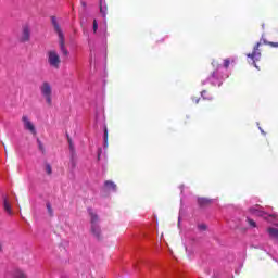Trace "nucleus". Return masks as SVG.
<instances>
[{
  "label": "nucleus",
  "mask_w": 278,
  "mask_h": 278,
  "mask_svg": "<svg viewBox=\"0 0 278 278\" xmlns=\"http://www.w3.org/2000/svg\"><path fill=\"white\" fill-rule=\"evenodd\" d=\"M51 23L54 27V31L59 36V45H60L61 53H63V55L66 56L68 55V50L66 49V46L64 43V33L62 31V27H60V24L58 23V18L55 16L51 17Z\"/></svg>",
  "instance_id": "1"
},
{
  "label": "nucleus",
  "mask_w": 278,
  "mask_h": 278,
  "mask_svg": "<svg viewBox=\"0 0 278 278\" xmlns=\"http://www.w3.org/2000/svg\"><path fill=\"white\" fill-rule=\"evenodd\" d=\"M39 90L41 97L45 98L47 105H53V87H51V84L49 81H43L40 85Z\"/></svg>",
  "instance_id": "2"
},
{
  "label": "nucleus",
  "mask_w": 278,
  "mask_h": 278,
  "mask_svg": "<svg viewBox=\"0 0 278 278\" xmlns=\"http://www.w3.org/2000/svg\"><path fill=\"white\" fill-rule=\"evenodd\" d=\"M89 215L91 217V231L96 238H99L101 235V228H99V216L94 213L92 208H88Z\"/></svg>",
  "instance_id": "3"
},
{
  "label": "nucleus",
  "mask_w": 278,
  "mask_h": 278,
  "mask_svg": "<svg viewBox=\"0 0 278 278\" xmlns=\"http://www.w3.org/2000/svg\"><path fill=\"white\" fill-rule=\"evenodd\" d=\"M22 123L25 131H28L29 134H31V136H36V134H38V131L36 130V125L34 124V122H31L29 116L23 115Z\"/></svg>",
  "instance_id": "4"
},
{
  "label": "nucleus",
  "mask_w": 278,
  "mask_h": 278,
  "mask_svg": "<svg viewBox=\"0 0 278 278\" xmlns=\"http://www.w3.org/2000/svg\"><path fill=\"white\" fill-rule=\"evenodd\" d=\"M260 45L261 43L257 42L253 48V52L247 54V58H250V60H252V64L255 68H260L256 62H260L262 58V52H260Z\"/></svg>",
  "instance_id": "5"
},
{
  "label": "nucleus",
  "mask_w": 278,
  "mask_h": 278,
  "mask_svg": "<svg viewBox=\"0 0 278 278\" xmlns=\"http://www.w3.org/2000/svg\"><path fill=\"white\" fill-rule=\"evenodd\" d=\"M48 62L53 68H60V54L55 50L48 52Z\"/></svg>",
  "instance_id": "6"
},
{
  "label": "nucleus",
  "mask_w": 278,
  "mask_h": 278,
  "mask_svg": "<svg viewBox=\"0 0 278 278\" xmlns=\"http://www.w3.org/2000/svg\"><path fill=\"white\" fill-rule=\"evenodd\" d=\"M100 14H102L104 18L102 31H108V22L105 21V17L108 16V3L105 0H100Z\"/></svg>",
  "instance_id": "7"
},
{
  "label": "nucleus",
  "mask_w": 278,
  "mask_h": 278,
  "mask_svg": "<svg viewBox=\"0 0 278 278\" xmlns=\"http://www.w3.org/2000/svg\"><path fill=\"white\" fill-rule=\"evenodd\" d=\"M223 68V66H217V71L213 72L212 76L208 78V81L213 85V86H220V84H223L220 81V79H223V77H220L218 75V72Z\"/></svg>",
  "instance_id": "8"
},
{
  "label": "nucleus",
  "mask_w": 278,
  "mask_h": 278,
  "mask_svg": "<svg viewBox=\"0 0 278 278\" xmlns=\"http://www.w3.org/2000/svg\"><path fill=\"white\" fill-rule=\"evenodd\" d=\"M31 36V30L28 25L23 26L21 40L22 42H29V38Z\"/></svg>",
  "instance_id": "9"
},
{
  "label": "nucleus",
  "mask_w": 278,
  "mask_h": 278,
  "mask_svg": "<svg viewBox=\"0 0 278 278\" xmlns=\"http://www.w3.org/2000/svg\"><path fill=\"white\" fill-rule=\"evenodd\" d=\"M250 212L254 216H263L264 218H266V213L264 211H261L258 205L251 207Z\"/></svg>",
  "instance_id": "10"
},
{
  "label": "nucleus",
  "mask_w": 278,
  "mask_h": 278,
  "mask_svg": "<svg viewBox=\"0 0 278 278\" xmlns=\"http://www.w3.org/2000/svg\"><path fill=\"white\" fill-rule=\"evenodd\" d=\"M104 187L106 188V190H112V192H116V184H114V181L106 180L104 182Z\"/></svg>",
  "instance_id": "11"
},
{
  "label": "nucleus",
  "mask_w": 278,
  "mask_h": 278,
  "mask_svg": "<svg viewBox=\"0 0 278 278\" xmlns=\"http://www.w3.org/2000/svg\"><path fill=\"white\" fill-rule=\"evenodd\" d=\"M3 207L7 213L12 214V205H10V202L8 201V198L3 199Z\"/></svg>",
  "instance_id": "12"
},
{
  "label": "nucleus",
  "mask_w": 278,
  "mask_h": 278,
  "mask_svg": "<svg viewBox=\"0 0 278 278\" xmlns=\"http://www.w3.org/2000/svg\"><path fill=\"white\" fill-rule=\"evenodd\" d=\"M198 203L199 205L203 206V205H208V203H212V200L206 199V198H199L198 199Z\"/></svg>",
  "instance_id": "13"
},
{
  "label": "nucleus",
  "mask_w": 278,
  "mask_h": 278,
  "mask_svg": "<svg viewBox=\"0 0 278 278\" xmlns=\"http://www.w3.org/2000/svg\"><path fill=\"white\" fill-rule=\"evenodd\" d=\"M103 140H104V149H108V126L105 125H104Z\"/></svg>",
  "instance_id": "14"
},
{
  "label": "nucleus",
  "mask_w": 278,
  "mask_h": 278,
  "mask_svg": "<svg viewBox=\"0 0 278 278\" xmlns=\"http://www.w3.org/2000/svg\"><path fill=\"white\" fill-rule=\"evenodd\" d=\"M37 144H38L39 151H41V153L45 154L46 153L45 144H42V141H40V139H37Z\"/></svg>",
  "instance_id": "15"
},
{
  "label": "nucleus",
  "mask_w": 278,
  "mask_h": 278,
  "mask_svg": "<svg viewBox=\"0 0 278 278\" xmlns=\"http://www.w3.org/2000/svg\"><path fill=\"white\" fill-rule=\"evenodd\" d=\"M46 207H47L49 216H53V208L51 207V203L48 202L46 204Z\"/></svg>",
  "instance_id": "16"
},
{
  "label": "nucleus",
  "mask_w": 278,
  "mask_h": 278,
  "mask_svg": "<svg viewBox=\"0 0 278 278\" xmlns=\"http://www.w3.org/2000/svg\"><path fill=\"white\" fill-rule=\"evenodd\" d=\"M201 97H202L203 99H207L208 101H211V99H212V96H207V91H206V90H203V91L201 92Z\"/></svg>",
  "instance_id": "17"
},
{
  "label": "nucleus",
  "mask_w": 278,
  "mask_h": 278,
  "mask_svg": "<svg viewBox=\"0 0 278 278\" xmlns=\"http://www.w3.org/2000/svg\"><path fill=\"white\" fill-rule=\"evenodd\" d=\"M99 29V23H97V20L93 21V34H97V30Z\"/></svg>",
  "instance_id": "18"
},
{
  "label": "nucleus",
  "mask_w": 278,
  "mask_h": 278,
  "mask_svg": "<svg viewBox=\"0 0 278 278\" xmlns=\"http://www.w3.org/2000/svg\"><path fill=\"white\" fill-rule=\"evenodd\" d=\"M46 173H47V175H51L52 168H51L50 164H46Z\"/></svg>",
  "instance_id": "19"
},
{
  "label": "nucleus",
  "mask_w": 278,
  "mask_h": 278,
  "mask_svg": "<svg viewBox=\"0 0 278 278\" xmlns=\"http://www.w3.org/2000/svg\"><path fill=\"white\" fill-rule=\"evenodd\" d=\"M229 64H231V61L229 59L224 60V68H229Z\"/></svg>",
  "instance_id": "20"
},
{
  "label": "nucleus",
  "mask_w": 278,
  "mask_h": 278,
  "mask_svg": "<svg viewBox=\"0 0 278 278\" xmlns=\"http://www.w3.org/2000/svg\"><path fill=\"white\" fill-rule=\"evenodd\" d=\"M247 220H248L250 227H256L255 220H253V219H251L249 217L247 218Z\"/></svg>",
  "instance_id": "21"
},
{
  "label": "nucleus",
  "mask_w": 278,
  "mask_h": 278,
  "mask_svg": "<svg viewBox=\"0 0 278 278\" xmlns=\"http://www.w3.org/2000/svg\"><path fill=\"white\" fill-rule=\"evenodd\" d=\"M198 228L200 229V231H205V229H207V226H205V224H201L198 226Z\"/></svg>",
  "instance_id": "22"
},
{
  "label": "nucleus",
  "mask_w": 278,
  "mask_h": 278,
  "mask_svg": "<svg viewBox=\"0 0 278 278\" xmlns=\"http://www.w3.org/2000/svg\"><path fill=\"white\" fill-rule=\"evenodd\" d=\"M270 47L278 48V42H269Z\"/></svg>",
  "instance_id": "23"
},
{
  "label": "nucleus",
  "mask_w": 278,
  "mask_h": 278,
  "mask_svg": "<svg viewBox=\"0 0 278 278\" xmlns=\"http://www.w3.org/2000/svg\"><path fill=\"white\" fill-rule=\"evenodd\" d=\"M101 148L98 150V160H101Z\"/></svg>",
  "instance_id": "24"
},
{
  "label": "nucleus",
  "mask_w": 278,
  "mask_h": 278,
  "mask_svg": "<svg viewBox=\"0 0 278 278\" xmlns=\"http://www.w3.org/2000/svg\"><path fill=\"white\" fill-rule=\"evenodd\" d=\"M261 134H263V136H266V132H264V129H262V127H258Z\"/></svg>",
  "instance_id": "25"
},
{
  "label": "nucleus",
  "mask_w": 278,
  "mask_h": 278,
  "mask_svg": "<svg viewBox=\"0 0 278 278\" xmlns=\"http://www.w3.org/2000/svg\"><path fill=\"white\" fill-rule=\"evenodd\" d=\"M3 251V245L0 243V253Z\"/></svg>",
  "instance_id": "26"
},
{
  "label": "nucleus",
  "mask_w": 278,
  "mask_h": 278,
  "mask_svg": "<svg viewBox=\"0 0 278 278\" xmlns=\"http://www.w3.org/2000/svg\"><path fill=\"white\" fill-rule=\"evenodd\" d=\"M83 8H86V2H81Z\"/></svg>",
  "instance_id": "27"
},
{
  "label": "nucleus",
  "mask_w": 278,
  "mask_h": 278,
  "mask_svg": "<svg viewBox=\"0 0 278 278\" xmlns=\"http://www.w3.org/2000/svg\"><path fill=\"white\" fill-rule=\"evenodd\" d=\"M181 192H184V185L180 186Z\"/></svg>",
  "instance_id": "28"
},
{
  "label": "nucleus",
  "mask_w": 278,
  "mask_h": 278,
  "mask_svg": "<svg viewBox=\"0 0 278 278\" xmlns=\"http://www.w3.org/2000/svg\"><path fill=\"white\" fill-rule=\"evenodd\" d=\"M96 122L99 123V117H96Z\"/></svg>",
  "instance_id": "29"
},
{
  "label": "nucleus",
  "mask_w": 278,
  "mask_h": 278,
  "mask_svg": "<svg viewBox=\"0 0 278 278\" xmlns=\"http://www.w3.org/2000/svg\"><path fill=\"white\" fill-rule=\"evenodd\" d=\"M195 103H199V99L195 100Z\"/></svg>",
  "instance_id": "30"
},
{
  "label": "nucleus",
  "mask_w": 278,
  "mask_h": 278,
  "mask_svg": "<svg viewBox=\"0 0 278 278\" xmlns=\"http://www.w3.org/2000/svg\"><path fill=\"white\" fill-rule=\"evenodd\" d=\"M71 149H73V144H70Z\"/></svg>",
  "instance_id": "31"
}]
</instances>
